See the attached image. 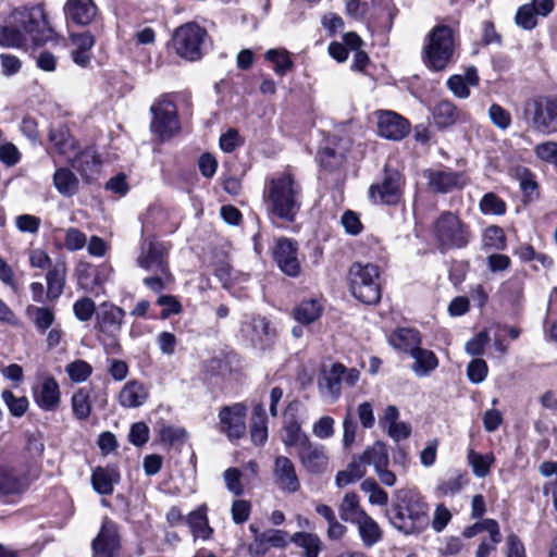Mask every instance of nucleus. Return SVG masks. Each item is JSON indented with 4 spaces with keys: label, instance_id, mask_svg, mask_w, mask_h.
<instances>
[{
    "label": "nucleus",
    "instance_id": "f257e3e1",
    "mask_svg": "<svg viewBox=\"0 0 557 557\" xmlns=\"http://www.w3.org/2000/svg\"><path fill=\"white\" fill-rule=\"evenodd\" d=\"M301 186L290 173H282L270 178L263 191L269 215L294 222L301 207Z\"/></svg>",
    "mask_w": 557,
    "mask_h": 557
},
{
    "label": "nucleus",
    "instance_id": "f03ea898",
    "mask_svg": "<svg viewBox=\"0 0 557 557\" xmlns=\"http://www.w3.org/2000/svg\"><path fill=\"white\" fill-rule=\"evenodd\" d=\"M385 516L396 530L406 535L421 533L429 525V506L413 491L399 493Z\"/></svg>",
    "mask_w": 557,
    "mask_h": 557
},
{
    "label": "nucleus",
    "instance_id": "7ed1b4c3",
    "mask_svg": "<svg viewBox=\"0 0 557 557\" xmlns=\"http://www.w3.org/2000/svg\"><path fill=\"white\" fill-rule=\"evenodd\" d=\"M170 248L169 243L154 237L144 239L140 245L136 262L140 269L151 273L143 280V283L154 293H161L174 280L169 262Z\"/></svg>",
    "mask_w": 557,
    "mask_h": 557
},
{
    "label": "nucleus",
    "instance_id": "20e7f679",
    "mask_svg": "<svg viewBox=\"0 0 557 557\" xmlns=\"http://www.w3.org/2000/svg\"><path fill=\"white\" fill-rule=\"evenodd\" d=\"M454 32L449 26L437 25L432 28L423 47V62L433 71L445 70L454 59Z\"/></svg>",
    "mask_w": 557,
    "mask_h": 557
},
{
    "label": "nucleus",
    "instance_id": "39448f33",
    "mask_svg": "<svg viewBox=\"0 0 557 557\" xmlns=\"http://www.w3.org/2000/svg\"><path fill=\"white\" fill-rule=\"evenodd\" d=\"M349 287L352 296L366 305H375L381 299V282L379 267L372 263L351 264Z\"/></svg>",
    "mask_w": 557,
    "mask_h": 557
},
{
    "label": "nucleus",
    "instance_id": "423d86ee",
    "mask_svg": "<svg viewBox=\"0 0 557 557\" xmlns=\"http://www.w3.org/2000/svg\"><path fill=\"white\" fill-rule=\"evenodd\" d=\"M523 116L536 133H557V97L539 95L530 98L524 102Z\"/></svg>",
    "mask_w": 557,
    "mask_h": 557
},
{
    "label": "nucleus",
    "instance_id": "0eeeda50",
    "mask_svg": "<svg viewBox=\"0 0 557 557\" xmlns=\"http://www.w3.org/2000/svg\"><path fill=\"white\" fill-rule=\"evenodd\" d=\"M434 235L443 249L463 248L470 242V230L457 214L444 211L434 223Z\"/></svg>",
    "mask_w": 557,
    "mask_h": 557
},
{
    "label": "nucleus",
    "instance_id": "6e6552de",
    "mask_svg": "<svg viewBox=\"0 0 557 557\" xmlns=\"http://www.w3.org/2000/svg\"><path fill=\"white\" fill-rule=\"evenodd\" d=\"M207 30L196 23H186L177 27L172 36V45L183 59L198 61L202 57V45Z\"/></svg>",
    "mask_w": 557,
    "mask_h": 557
},
{
    "label": "nucleus",
    "instance_id": "1a4fd4ad",
    "mask_svg": "<svg viewBox=\"0 0 557 557\" xmlns=\"http://www.w3.org/2000/svg\"><path fill=\"white\" fill-rule=\"evenodd\" d=\"M13 18L14 23L25 34L26 42L30 40L35 45L40 44L46 39V33L51 32L41 5L15 10Z\"/></svg>",
    "mask_w": 557,
    "mask_h": 557
},
{
    "label": "nucleus",
    "instance_id": "9d476101",
    "mask_svg": "<svg viewBox=\"0 0 557 557\" xmlns=\"http://www.w3.org/2000/svg\"><path fill=\"white\" fill-rule=\"evenodd\" d=\"M403 175L397 170L386 168L382 183L370 186V199L374 203L397 205L403 195Z\"/></svg>",
    "mask_w": 557,
    "mask_h": 557
},
{
    "label": "nucleus",
    "instance_id": "9b49d317",
    "mask_svg": "<svg viewBox=\"0 0 557 557\" xmlns=\"http://www.w3.org/2000/svg\"><path fill=\"white\" fill-rule=\"evenodd\" d=\"M426 186L430 190L438 194H448L454 189H461L468 184L463 172L453 171L449 168L426 169L423 171Z\"/></svg>",
    "mask_w": 557,
    "mask_h": 557
},
{
    "label": "nucleus",
    "instance_id": "f8f14e48",
    "mask_svg": "<svg viewBox=\"0 0 557 557\" xmlns=\"http://www.w3.org/2000/svg\"><path fill=\"white\" fill-rule=\"evenodd\" d=\"M240 333L251 346L260 349L270 346L276 336L270 321L261 315L246 317L242 323Z\"/></svg>",
    "mask_w": 557,
    "mask_h": 557
},
{
    "label": "nucleus",
    "instance_id": "ddd939ff",
    "mask_svg": "<svg viewBox=\"0 0 557 557\" xmlns=\"http://www.w3.org/2000/svg\"><path fill=\"white\" fill-rule=\"evenodd\" d=\"M298 406V401L289 403L283 414L282 442L287 448L299 449L311 441L302 430L301 422L297 417Z\"/></svg>",
    "mask_w": 557,
    "mask_h": 557
},
{
    "label": "nucleus",
    "instance_id": "4468645a",
    "mask_svg": "<svg viewBox=\"0 0 557 557\" xmlns=\"http://www.w3.org/2000/svg\"><path fill=\"white\" fill-rule=\"evenodd\" d=\"M302 469L312 475H320L327 471L330 454L327 448L312 441L298 449L297 453Z\"/></svg>",
    "mask_w": 557,
    "mask_h": 557
},
{
    "label": "nucleus",
    "instance_id": "2eb2a0df",
    "mask_svg": "<svg viewBox=\"0 0 557 557\" xmlns=\"http://www.w3.org/2000/svg\"><path fill=\"white\" fill-rule=\"evenodd\" d=\"M246 414L247 406L242 403L222 407L219 412L220 431L230 440L243 437L246 433Z\"/></svg>",
    "mask_w": 557,
    "mask_h": 557
},
{
    "label": "nucleus",
    "instance_id": "dca6fc26",
    "mask_svg": "<svg viewBox=\"0 0 557 557\" xmlns=\"http://www.w3.org/2000/svg\"><path fill=\"white\" fill-rule=\"evenodd\" d=\"M153 120L151 129L162 139L171 137L178 131L176 107L170 100H162L151 108Z\"/></svg>",
    "mask_w": 557,
    "mask_h": 557
},
{
    "label": "nucleus",
    "instance_id": "f3484780",
    "mask_svg": "<svg viewBox=\"0 0 557 557\" xmlns=\"http://www.w3.org/2000/svg\"><path fill=\"white\" fill-rule=\"evenodd\" d=\"M273 480L278 490L284 493L294 494L300 488L294 462L286 456L280 455L274 458Z\"/></svg>",
    "mask_w": 557,
    "mask_h": 557
},
{
    "label": "nucleus",
    "instance_id": "a211bd4d",
    "mask_svg": "<svg viewBox=\"0 0 557 557\" xmlns=\"http://www.w3.org/2000/svg\"><path fill=\"white\" fill-rule=\"evenodd\" d=\"M379 134L391 140H401L410 131L409 122L394 111L377 112Z\"/></svg>",
    "mask_w": 557,
    "mask_h": 557
},
{
    "label": "nucleus",
    "instance_id": "6ab92c4d",
    "mask_svg": "<svg viewBox=\"0 0 557 557\" xmlns=\"http://www.w3.org/2000/svg\"><path fill=\"white\" fill-rule=\"evenodd\" d=\"M124 317L125 311L122 308L113 304L103 302L96 314V327L102 336L119 335Z\"/></svg>",
    "mask_w": 557,
    "mask_h": 557
},
{
    "label": "nucleus",
    "instance_id": "aec40b11",
    "mask_svg": "<svg viewBox=\"0 0 557 557\" xmlns=\"http://www.w3.org/2000/svg\"><path fill=\"white\" fill-rule=\"evenodd\" d=\"M120 546L116 525L106 519L97 537L92 541V557H114Z\"/></svg>",
    "mask_w": 557,
    "mask_h": 557
},
{
    "label": "nucleus",
    "instance_id": "412c9836",
    "mask_svg": "<svg viewBox=\"0 0 557 557\" xmlns=\"http://www.w3.org/2000/svg\"><path fill=\"white\" fill-rule=\"evenodd\" d=\"M344 366L342 363H333L330 369L322 368L318 379V389L321 397L335 401L341 396L342 391V373Z\"/></svg>",
    "mask_w": 557,
    "mask_h": 557
},
{
    "label": "nucleus",
    "instance_id": "4be33fe9",
    "mask_svg": "<svg viewBox=\"0 0 557 557\" xmlns=\"http://www.w3.org/2000/svg\"><path fill=\"white\" fill-rule=\"evenodd\" d=\"M33 394L37 406L45 411H54L60 406V386L57 380L52 376H47L36 388H34Z\"/></svg>",
    "mask_w": 557,
    "mask_h": 557
},
{
    "label": "nucleus",
    "instance_id": "5701e85b",
    "mask_svg": "<svg viewBox=\"0 0 557 557\" xmlns=\"http://www.w3.org/2000/svg\"><path fill=\"white\" fill-rule=\"evenodd\" d=\"M274 259L280 269L289 276H296L300 272L295 243L287 238H281L274 249Z\"/></svg>",
    "mask_w": 557,
    "mask_h": 557
},
{
    "label": "nucleus",
    "instance_id": "b1692460",
    "mask_svg": "<svg viewBox=\"0 0 557 557\" xmlns=\"http://www.w3.org/2000/svg\"><path fill=\"white\" fill-rule=\"evenodd\" d=\"M67 161L87 182L94 178L101 166L100 157L97 154L96 150L90 147L81 152L74 151L72 160Z\"/></svg>",
    "mask_w": 557,
    "mask_h": 557
},
{
    "label": "nucleus",
    "instance_id": "393cba45",
    "mask_svg": "<svg viewBox=\"0 0 557 557\" xmlns=\"http://www.w3.org/2000/svg\"><path fill=\"white\" fill-rule=\"evenodd\" d=\"M66 18L77 25L90 24L97 15V7L92 0H67L64 5Z\"/></svg>",
    "mask_w": 557,
    "mask_h": 557
},
{
    "label": "nucleus",
    "instance_id": "a878e982",
    "mask_svg": "<svg viewBox=\"0 0 557 557\" xmlns=\"http://www.w3.org/2000/svg\"><path fill=\"white\" fill-rule=\"evenodd\" d=\"M148 396L149 393L141 382L131 380L121 388L117 400L124 408H137L147 401Z\"/></svg>",
    "mask_w": 557,
    "mask_h": 557
},
{
    "label": "nucleus",
    "instance_id": "bb28decb",
    "mask_svg": "<svg viewBox=\"0 0 557 557\" xmlns=\"http://www.w3.org/2000/svg\"><path fill=\"white\" fill-rule=\"evenodd\" d=\"M91 485L100 495H111L120 481V473L113 467H96L91 473Z\"/></svg>",
    "mask_w": 557,
    "mask_h": 557
},
{
    "label": "nucleus",
    "instance_id": "cd10ccee",
    "mask_svg": "<svg viewBox=\"0 0 557 557\" xmlns=\"http://www.w3.org/2000/svg\"><path fill=\"white\" fill-rule=\"evenodd\" d=\"M49 140L52 143L58 153L63 156L66 160H72V154L77 150V141L72 137L65 125L59 124L52 126L49 133Z\"/></svg>",
    "mask_w": 557,
    "mask_h": 557
},
{
    "label": "nucleus",
    "instance_id": "c85d7f7f",
    "mask_svg": "<svg viewBox=\"0 0 557 557\" xmlns=\"http://www.w3.org/2000/svg\"><path fill=\"white\" fill-rule=\"evenodd\" d=\"M352 524L357 527L358 534L361 539L363 546L372 547L377 544L383 537V530L380 524L368 513L363 515L360 519Z\"/></svg>",
    "mask_w": 557,
    "mask_h": 557
},
{
    "label": "nucleus",
    "instance_id": "c756f323",
    "mask_svg": "<svg viewBox=\"0 0 557 557\" xmlns=\"http://www.w3.org/2000/svg\"><path fill=\"white\" fill-rule=\"evenodd\" d=\"M186 523L190 528L195 539L208 540L211 537L213 530L209 525L207 516V506L201 505L186 517Z\"/></svg>",
    "mask_w": 557,
    "mask_h": 557
},
{
    "label": "nucleus",
    "instance_id": "7c9ffc66",
    "mask_svg": "<svg viewBox=\"0 0 557 557\" xmlns=\"http://www.w3.org/2000/svg\"><path fill=\"white\" fill-rule=\"evenodd\" d=\"M66 277V265L64 262L53 264L46 274L47 298L57 300L63 293Z\"/></svg>",
    "mask_w": 557,
    "mask_h": 557
},
{
    "label": "nucleus",
    "instance_id": "2f4dec72",
    "mask_svg": "<svg viewBox=\"0 0 557 557\" xmlns=\"http://www.w3.org/2000/svg\"><path fill=\"white\" fill-rule=\"evenodd\" d=\"M71 39L75 45V50L72 51L73 61L79 66H87L90 62V50L94 47V36L88 33L72 34Z\"/></svg>",
    "mask_w": 557,
    "mask_h": 557
},
{
    "label": "nucleus",
    "instance_id": "473e14b6",
    "mask_svg": "<svg viewBox=\"0 0 557 557\" xmlns=\"http://www.w3.org/2000/svg\"><path fill=\"white\" fill-rule=\"evenodd\" d=\"M410 356L414 360L411 370L419 377L429 375L438 366V359L432 350L418 347L412 349Z\"/></svg>",
    "mask_w": 557,
    "mask_h": 557
},
{
    "label": "nucleus",
    "instance_id": "72a5a7b5",
    "mask_svg": "<svg viewBox=\"0 0 557 557\" xmlns=\"http://www.w3.org/2000/svg\"><path fill=\"white\" fill-rule=\"evenodd\" d=\"M52 181L55 189L64 197H72L78 193L79 181L67 168L57 169Z\"/></svg>",
    "mask_w": 557,
    "mask_h": 557
},
{
    "label": "nucleus",
    "instance_id": "f704fd0d",
    "mask_svg": "<svg viewBox=\"0 0 557 557\" xmlns=\"http://www.w3.org/2000/svg\"><path fill=\"white\" fill-rule=\"evenodd\" d=\"M250 437L255 445L262 446L268 440V418L262 404H257L252 410Z\"/></svg>",
    "mask_w": 557,
    "mask_h": 557
},
{
    "label": "nucleus",
    "instance_id": "c9c22d12",
    "mask_svg": "<svg viewBox=\"0 0 557 557\" xmlns=\"http://www.w3.org/2000/svg\"><path fill=\"white\" fill-rule=\"evenodd\" d=\"M323 309L324 307L320 300L308 299L295 307L293 315L300 324L309 325L322 315Z\"/></svg>",
    "mask_w": 557,
    "mask_h": 557
},
{
    "label": "nucleus",
    "instance_id": "e433bc0d",
    "mask_svg": "<svg viewBox=\"0 0 557 557\" xmlns=\"http://www.w3.org/2000/svg\"><path fill=\"white\" fill-rule=\"evenodd\" d=\"M362 465L372 466L374 471L389 465L387 447L382 442H375L369 446L359 457Z\"/></svg>",
    "mask_w": 557,
    "mask_h": 557
},
{
    "label": "nucleus",
    "instance_id": "4c0bfd02",
    "mask_svg": "<svg viewBox=\"0 0 557 557\" xmlns=\"http://www.w3.org/2000/svg\"><path fill=\"white\" fill-rule=\"evenodd\" d=\"M468 482L469 476L466 471H455L437 484L436 493L442 497L454 496L462 491Z\"/></svg>",
    "mask_w": 557,
    "mask_h": 557
},
{
    "label": "nucleus",
    "instance_id": "58836bf2",
    "mask_svg": "<svg viewBox=\"0 0 557 557\" xmlns=\"http://www.w3.org/2000/svg\"><path fill=\"white\" fill-rule=\"evenodd\" d=\"M458 110L449 100H441L433 109V120L437 127L446 128L458 120Z\"/></svg>",
    "mask_w": 557,
    "mask_h": 557
},
{
    "label": "nucleus",
    "instance_id": "ea45409f",
    "mask_svg": "<svg viewBox=\"0 0 557 557\" xmlns=\"http://www.w3.org/2000/svg\"><path fill=\"white\" fill-rule=\"evenodd\" d=\"M420 334L413 329H398L389 337V343L397 349L411 354L420 345Z\"/></svg>",
    "mask_w": 557,
    "mask_h": 557
},
{
    "label": "nucleus",
    "instance_id": "a19ab883",
    "mask_svg": "<svg viewBox=\"0 0 557 557\" xmlns=\"http://www.w3.org/2000/svg\"><path fill=\"white\" fill-rule=\"evenodd\" d=\"M290 542L302 548V557H319L322 542L314 533L296 532L290 536Z\"/></svg>",
    "mask_w": 557,
    "mask_h": 557
},
{
    "label": "nucleus",
    "instance_id": "79ce46f5",
    "mask_svg": "<svg viewBox=\"0 0 557 557\" xmlns=\"http://www.w3.org/2000/svg\"><path fill=\"white\" fill-rule=\"evenodd\" d=\"M339 516L345 522L354 523L366 515V510L360 506L359 497L355 493H347L339 507Z\"/></svg>",
    "mask_w": 557,
    "mask_h": 557
},
{
    "label": "nucleus",
    "instance_id": "37998d69",
    "mask_svg": "<svg viewBox=\"0 0 557 557\" xmlns=\"http://www.w3.org/2000/svg\"><path fill=\"white\" fill-rule=\"evenodd\" d=\"M500 295L511 305H518L523 296V275L515 274L502 284Z\"/></svg>",
    "mask_w": 557,
    "mask_h": 557
},
{
    "label": "nucleus",
    "instance_id": "c03bdc74",
    "mask_svg": "<svg viewBox=\"0 0 557 557\" xmlns=\"http://www.w3.org/2000/svg\"><path fill=\"white\" fill-rule=\"evenodd\" d=\"M26 314L39 332H46L54 322V312L47 307L28 306Z\"/></svg>",
    "mask_w": 557,
    "mask_h": 557
},
{
    "label": "nucleus",
    "instance_id": "a18cd8bd",
    "mask_svg": "<svg viewBox=\"0 0 557 557\" xmlns=\"http://www.w3.org/2000/svg\"><path fill=\"white\" fill-rule=\"evenodd\" d=\"M367 470L360 459H354L345 470L337 472L335 483L338 487H344L350 483L360 480Z\"/></svg>",
    "mask_w": 557,
    "mask_h": 557
},
{
    "label": "nucleus",
    "instance_id": "49530a36",
    "mask_svg": "<svg viewBox=\"0 0 557 557\" xmlns=\"http://www.w3.org/2000/svg\"><path fill=\"white\" fill-rule=\"evenodd\" d=\"M72 409L78 420H86L91 413L90 391L82 387L72 397Z\"/></svg>",
    "mask_w": 557,
    "mask_h": 557
},
{
    "label": "nucleus",
    "instance_id": "de8ad7c7",
    "mask_svg": "<svg viewBox=\"0 0 557 557\" xmlns=\"http://www.w3.org/2000/svg\"><path fill=\"white\" fill-rule=\"evenodd\" d=\"M360 488L368 495L371 505L386 506L388 503V494L377 484L373 478L363 480Z\"/></svg>",
    "mask_w": 557,
    "mask_h": 557
},
{
    "label": "nucleus",
    "instance_id": "09e8293b",
    "mask_svg": "<svg viewBox=\"0 0 557 557\" xmlns=\"http://www.w3.org/2000/svg\"><path fill=\"white\" fill-rule=\"evenodd\" d=\"M23 491V483L12 469L0 465V493L16 494Z\"/></svg>",
    "mask_w": 557,
    "mask_h": 557
},
{
    "label": "nucleus",
    "instance_id": "8fccbe9b",
    "mask_svg": "<svg viewBox=\"0 0 557 557\" xmlns=\"http://www.w3.org/2000/svg\"><path fill=\"white\" fill-rule=\"evenodd\" d=\"M25 45V34L16 24L13 26L0 25V46L8 48H21Z\"/></svg>",
    "mask_w": 557,
    "mask_h": 557
},
{
    "label": "nucleus",
    "instance_id": "3c124183",
    "mask_svg": "<svg viewBox=\"0 0 557 557\" xmlns=\"http://www.w3.org/2000/svg\"><path fill=\"white\" fill-rule=\"evenodd\" d=\"M468 462L472 468L473 473L478 478H484L488 474L490 468L494 461V456L491 454L482 455L473 449L468 451Z\"/></svg>",
    "mask_w": 557,
    "mask_h": 557
},
{
    "label": "nucleus",
    "instance_id": "603ef678",
    "mask_svg": "<svg viewBox=\"0 0 557 557\" xmlns=\"http://www.w3.org/2000/svg\"><path fill=\"white\" fill-rule=\"evenodd\" d=\"M265 59L274 63V72L281 76H284L294 65L288 51L284 49L268 50Z\"/></svg>",
    "mask_w": 557,
    "mask_h": 557
},
{
    "label": "nucleus",
    "instance_id": "864d4df0",
    "mask_svg": "<svg viewBox=\"0 0 557 557\" xmlns=\"http://www.w3.org/2000/svg\"><path fill=\"white\" fill-rule=\"evenodd\" d=\"M479 209L483 214L503 215L506 213L507 206L496 194L487 193L480 200Z\"/></svg>",
    "mask_w": 557,
    "mask_h": 557
},
{
    "label": "nucleus",
    "instance_id": "5fc2aeb1",
    "mask_svg": "<svg viewBox=\"0 0 557 557\" xmlns=\"http://www.w3.org/2000/svg\"><path fill=\"white\" fill-rule=\"evenodd\" d=\"M1 398L13 417L20 418L24 416L28 409L29 401L27 397H16L10 389H4L1 393Z\"/></svg>",
    "mask_w": 557,
    "mask_h": 557
},
{
    "label": "nucleus",
    "instance_id": "6e6d98bb",
    "mask_svg": "<svg viewBox=\"0 0 557 557\" xmlns=\"http://www.w3.org/2000/svg\"><path fill=\"white\" fill-rule=\"evenodd\" d=\"M65 372L71 381L81 383L91 375L92 367L87 361L78 359L66 364Z\"/></svg>",
    "mask_w": 557,
    "mask_h": 557
},
{
    "label": "nucleus",
    "instance_id": "4d7b16f0",
    "mask_svg": "<svg viewBox=\"0 0 557 557\" xmlns=\"http://www.w3.org/2000/svg\"><path fill=\"white\" fill-rule=\"evenodd\" d=\"M483 245L486 248L502 250L506 246V237L502 227L491 225L483 233Z\"/></svg>",
    "mask_w": 557,
    "mask_h": 557
},
{
    "label": "nucleus",
    "instance_id": "13d9d810",
    "mask_svg": "<svg viewBox=\"0 0 557 557\" xmlns=\"http://www.w3.org/2000/svg\"><path fill=\"white\" fill-rule=\"evenodd\" d=\"M487 373V363L481 358L473 359L467 367V376L473 384L482 383L486 379Z\"/></svg>",
    "mask_w": 557,
    "mask_h": 557
},
{
    "label": "nucleus",
    "instance_id": "bf43d9fd",
    "mask_svg": "<svg viewBox=\"0 0 557 557\" xmlns=\"http://www.w3.org/2000/svg\"><path fill=\"white\" fill-rule=\"evenodd\" d=\"M515 21L523 29L531 30L537 25V15L532 7L527 3L518 9Z\"/></svg>",
    "mask_w": 557,
    "mask_h": 557
},
{
    "label": "nucleus",
    "instance_id": "052dcab7",
    "mask_svg": "<svg viewBox=\"0 0 557 557\" xmlns=\"http://www.w3.org/2000/svg\"><path fill=\"white\" fill-rule=\"evenodd\" d=\"M87 244L86 235L76 227H69L65 231L64 246L69 251L83 249Z\"/></svg>",
    "mask_w": 557,
    "mask_h": 557
},
{
    "label": "nucleus",
    "instance_id": "680f3d73",
    "mask_svg": "<svg viewBox=\"0 0 557 557\" xmlns=\"http://www.w3.org/2000/svg\"><path fill=\"white\" fill-rule=\"evenodd\" d=\"M488 116L492 123L499 129H507L511 124L510 113L497 103H493L488 109Z\"/></svg>",
    "mask_w": 557,
    "mask_h": 557
},
{
    "label": "nucleus",
    "instance_id": "e2e57ef3",
    "mask_svg": "<svg viewBox=\"0 0 557 557\" xmlns=\"http://www.w3.org/2000/svg\"><path fill=\"white\" fill-rule=\"evenodd\" d=\"M223 479L226 488L236 496L244 493V486L242 484V472L237 468H228L223 473Z\"/></svg>",
    "mask_w": 557,
    "mask_h": 557
},
{
    "label": "nucleus",
    "instance_id": "0e129e2a",
    "mask_svg": "<svg viewBox=\"0 0 557 557\" xmlns=\"http://www.w3.org/2000/svg\"><path fill=\"white\" fill-rule=\"evenodd\" d=\"M96 305L92 299L88 297L81 298L74 302L73 311L77 320L82 322L89 321L94 315Z\"/></svg>",
    "mask_w": 557,
    "mask_h": 557
},
{
    "label": "nucleus",
    "instance_id": "69168bd1",
    "mask_svg": "<svg viewBox=\"0 0 557 557\" xmlns=\"http://www.w3.org/2000/svg\"><path fill=\"white\" fill-rule=\"evenodd\" d=\"M263 541L271 547L284 548L290 542L288 532L284 530L273 529L261 533Z\"/></svg>",
    "mask_w": 557,
    "mask_h": 557
},
{
    "label": "nucleus",
    "instance_id": "338daca9",
    "mask_svg": "<svg viewBox=\"0 0 557 557\" xmlns=\"http://www.w3.org/2000/svg\"><path fill=\"white\" fill-rule=\"evenodd\" d=\"M334 419L329 416L321 417L312 425V433L320 440H326L334 435Z\"/></svg>",
    "mask_w": 557,
    "mask_h": 557
},
{
    "label": "nucleus",
    "instance_id": "774afa93",
    "mask_svg": "<svg viewBox=\"0 0 557 557\" xmlns=\"http://www.w3.org/2000/svg\"><path fill=\"white\" fill-rule=\"evenodd\" d=\"M534 152L539 159L557 166V143L546 141L534 148Z\"/></svg>",
    "mask_w": 557,
    "mask_h": 557
}]
</instances>
